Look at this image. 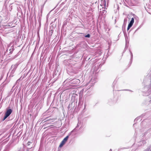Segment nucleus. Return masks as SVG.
I'll return each instance as SVG.
<instances>
[{"instance_id":"8","label":"nucleus","mask_w":151,"mask_h":151,"mask_svg":"<svg viewBox=\"0 0 151 151\" xmlns=\"http://www.w3.org/2000/svg\"><path fill=\"white\" fill-rule=\"evenodd\" d=\"M85 37H90V35L89 34H88L86 35Z\"/></svg>"},{"instance_id":"4","label":"nucleus","mask_w":151,"mask_h":151,"mask_svg":"<svg viewBox=\"0 0 151 151\" xmlns=\"http://www.w3.org/2000/svg\"><path fill=\"white\" fill-rule=\"evenodd\" d=\"M101 4L100 5L102 7V8H104L106 6V1L104 0H101Z\"/></svg>"},{"instance_id":"9","label":"nucleus","mask_w":151,"mask_h":151,"mask_svg":"<svg viewBox=\"0 0 151 151\" xmlns=\"http://www.w3.org/2000/svg\"><path fill=\"white\" fill-rule=\"evenodd\" d=\"M13 67H14V68H16L17 67L16 65H14V66L13 65H12V68H13Z\"/></svg>"},{"instance_id":"11","label":"nucleus","mask_w":151,"mask_h":151,"mask_svg":"<svg viewBox=\"0 0 151 151\" xmlns=\"http://www.w3.org/2000/svg\"><path fill=\"white\" fill-rule=\"evenodd\" d=\"M125 21H127V19H124V21L125 22Z\"/></svg>"},{"instance_id":"5","label":"nucleus","mask_w":151,"mask_h":151,"mask_svg":"<svg viewBox=\"0 0 151 151\" xmlns=\"http://www.w3.org/2000/svg\"><path fill=\"white\" fill-rule=\"evenodd\" d=\"M32 145V144L31 142H28L27 143V146H30V145Z\"/></svg>"},{"instance_id":"6","label":"nucleus","mask_w":151,"mask_h":151,"mask_svg":"<svg viewBox=\"0 0 151 151\" xmlns=\"http://www.w3.org/2000/svg\"><path fill=\"white\" fill-rule=\"evenodd\" d=\"M106 13V11L105 10H103L102 11L103 14H105Z\"/></svg>"},{"instance_id":"2","label":"nucleus","mask_w":151,"mask_h":151,"mask_svg":"<svg viewBox=\"0 0 151 151\" xmlns=\"http://www.w3.org/2000/svg\"><path fill=\"white\" fill-rule=\"evenodd\" d=\"M12 112V110L11 109H9L8 110L5 114V116L4 117V120L6 119Z\"/></svg>"},{"instance_id":"7","label":"nucleus","mask_w":151,"mask_h":151,"mask_svg":"<svg viewBox=\"0 0 151 151\" xmlns=\"http://www.w3.org/2000/svg\"><path fill=\"white\" fill-rule=\"evenodd\" d=\"M32 145H31L30 146H27V149H31L32 148Z\"/></svg>"},{"instance_id":"10","label":"nucleus","mask_w":151,"mask_h":151,"mask_svg":"<svg viewBox=\"0 0 151 151\" xmlns=\"http://www.w3.org/2000/svg\"><path fill=\"white\" fill-rule=\"evenodd\" d=\"M27 151H30V149H27Z\"/></svg>"},{"instance_id":"3","label":"nucleus","mask_w":151,"mask_h":151,"mask_svg":"<svg viewBox=\"0 0 151 151\" xmlns=\"http://www.w3.org/2000/svg\"><path fill=\"white\" fill-rule=\"evenodd\" d=\"M134 22V18H132L131 19V20L130 21V23L128 24V27L127 28V30H129V29L132 27L133 24Z\"/></svg>"},{"instance_id":"1","label":"nucleus","mask_w":151,"mask_h":151,"mask_svg":"<svg viewBox=\"0 0 151 151\" xmlns=\"http://www.w3.org/2000/svg\"><path fill=\"white\" fill-rule=\"evenodd\" d=\"M68 138V136H67L65 137L62 140V141L61 142L60 145L59 147H61L63 146L65 144Z\"/></svg>"}]
</instances>
